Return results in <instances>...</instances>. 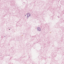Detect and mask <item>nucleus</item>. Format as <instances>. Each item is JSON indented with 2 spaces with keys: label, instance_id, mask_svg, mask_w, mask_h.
Returning a JSON list of instances; mask_svg holds the SVG:
<instances>
[{
  "label": "nucleus",
  "instance_id": "obj_1",
  "mask_svg": "<svg viewBox=\"0 0 64 64\" xmlns=\"http://www.w3.org/2000/svg\"><path fill=\"white\" fill-rule=\"evenodd\" d=\"M37 30L38 31H40V30H41V28L40 27H38L37 28Z\"/></svg>",
  "mask_w": 64,
  "mask_h": 64
},
{
  "label": "nucleus",
  "instance_id": "obj_4",
  "mask_svg": "<svg viewBox=\"0 0 64 64\" xmlns=\"http://www.w3.org/2000/svg\"><path fill=\"white\" fill-rule=\"evenodd\" d=\"M28 17H29V16H28V17H27V19H28Z\"/></svg>",
  "mask_w": 64,
  "mask_h": 64
},
{
  "label": "nucleus",
  "instance_id": "obj_8",
  "mask_svg": "<svg viewBox=\"0 0 64 64\" xmlns=\"http://www.w3.org/2000/svg\"><path fill=\"white\" fill-rule=\"evenodd\" d=\"M9 30H10V29H9Z\"/></svg>",
  "mask_w": 64,
  "mask_h": 64
},
{
  "label": "nucleus",
  "instance_id": "obj_7",
  "mask_svg": "<svg viewBox=\"0 0 64 64\" xmlns=\"http://www.w3.org/2000/svg\"><path fill=\"white\" fill-rule=\"evenodd\" d=\"M25 16H26V15H25Z\"/></svg>",
  "mask_w": 64,
  "mask_h": 64
},
{
  "label": "nucleus",
  "instance_id": "obj_3",
  "mask_svg": "<svg viewBox=\"0 0 64 64\" xmlns=\"http://www.w3.org/2000/svg\"><path fill=\"white\" fill-rule=\"evenodd\" d=\"M1 38H4V37H3V36H1Z\"/></svg>",
  "mask_w": 64,
  "mask_h": 64
},
{
  "label": "nucleus",
  "instance_id": "obj_6",
  "mask_svg": "<svg viewBox=\"0 0 64 64\" xmlns=\"http://www.w3.org/2000/svg\"><path fill=\"white\" fill-rule=\"evenodd\" d=\"M4 37H6V36H4Z\"/></svg>",
  "mask_w": 64,
  "mask_h": 64
},
{
  "label": "nucleus",
  "instance_id": "obj_2",
  "mask_svg": "<svg viewBox=\"0 0 64 64\" xmlns=\"http://www.w3.org/2000/svg\"><path fill=\"white\" fill-rule=\"evenodd\" d=\"M26 15L27 16H31V14H30L29 13H27Z\"/></svg>",
  "mask_w": 64,
  "mask_h": 64
},
{
  "label": "nucleus",
  "instance_id": "obj_5",
  "mask_svg": "<svg viewBox=\"0 0 64 64\" xmlns=\"http://www.w3.org/2000/svg\"><path fill=\"white\" fill-rule=\"evenodd\" d=\"M58 18H60V17H59V16H58Z\"/></svg>",
  "mask_w": 64,
  "mask_h": 64
}]
</instances>
